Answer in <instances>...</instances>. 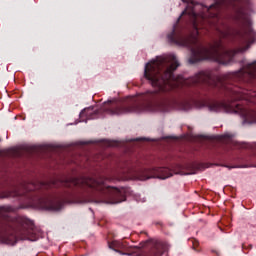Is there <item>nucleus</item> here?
Instances as JSON below:
<instances>
[{
    "label": "nucleus",
    "instance_id": "nucleus-1",
    "mask_svg": "<svg viewBox=\"0 0 256 256\" xmlns=\"http://www.w3.org/2000/svg\"><path fill=\"white\" fill-rule=\"evenodd\" d=\"M179 65L177 56L174 54L157 57L156 60L147 63L144 69V77L152 87H156L155 91H147L132 97L129 104L108 101L104 104L102 111L108 115L143 113V111L167 113L171 109L189 111L191 102L171 98L169 94L183 87H198L202 89L199 91L200 95H207L204 91H209L214 97L219 99L224 97L227 101L204 100L202 107H207L213 113H235L242 117L244 123H247V107L232 103V101L247 99V66L216 78L203 71L193 77L185 78L175 77L174 72Z\"/></svg>",
    "mask_w": 256,
    "mask_h": 256
},
{
    "label": "nucleus",
    "instance_id": "nucleus-2",
    "mask_svg": "<svg viewBox=\"0 0 256 256\" xmlns=\"http://www.w3.org/2000/svg\"><path fill=\"white\" fill-rule=\"evenodd\" d=\"M182 1L187 3L186 9L167 37L172 45L190 49L191 56L188 60L190 65H195L199 61H218L223 59L224 55L233 59L237 53H245L256 41L254 31L248 30L236 35L238 48L227 50L223 46V39L231 37V30L221 20V9L245 7L250 5L251 0H219L210 6L194 0Z\"/></svg>",
    "mask_w": 256,
    "mask_h": 256
},
{
    "label": "nucleus",
    "instance_id": "nucleus-3",
    "mask_svg": "<svg viewBox=\"0 0 256 256\" xmlns=\"http://www.w3.org/2000/svg\"><path fill=\"white\" fill-rule=\"evenodd\" d=\"M105 181L107 179L103 176L98 178H71L62 182L63 187L70 189V191L61 195L45 192L48 189L57 187V182H40L38 184H30L24 193L18 192L17 190L4 192L0 195V199L21 197L31 207L46 209V211H60L63 205L69 203L71 199L72 201H76V203H85L82 197H85V194L91 195L93 191H96L102 197L112 199V203H123L125 201L123 192L119 188L108 186Z\"/></svg>",
    "mask_w": 256,
    "mask_h": 256
},
{
    "label": "nucleus",
    "instance_id": "nucleus-4",
    "mask_svg": "<svg viewBox=\"0 0 256 256\" xmlns=\"http://www.w3.org/2000/svg\"><path fill=\"white\" fill-rule=\"evenodd\" d=\"M10 213H15V208L12 206H0V239H2V242L6 245H16L17 239H21V241H36L35 232H33V229L26 227L25 224L16 230V236L1 238L3 233H7L9 229H12Z\"/></svg>",
    "mask_w": 256,
    "mask_h": 256
},
{
    "label": "nucleus",
    "instance_id": "nucleus-5",
    "mask_svg": "<svg viewBox=\"0 0 256 256\" xmlns=\"http://www.w3.org/2000/svg\"><path fill=\"white\" fill-rule=\"evenodd\" d=\"M154 173L158 179H169L173 175L167 167L155 168Z\"/></svg>",
    "mask_w": 256,
    "mask_h": 256
},
{
    "label": "nucleus",
    "instance_id": "nucleus-6",
    "mask_svg": "<svg viewBox=\"0 0 256 256\" xmlns=\"http://www.w3.org/2000/svg\"><path fill=\"white\" fill-rule=\"evenodd\" d=\"M153 255L154 256H163V253H165L166 249H169V245L167 243L158 242L153 246Z\"/></svg>",
    "mask_w": 256,
    "mask_h": 256
},
{
    "label": "nucleus",
    "instance_id": "nucleus-7",
    "mask_svg": "<svg viewBox=\"0 0 256 256\" xmlns=\"http://www.w3.org/2000/svg\"><path fill=\"white\" fill-rule=\"evenodd\" d=\"M101 113L99 110H93V108H85L81 111L80 117H87V119H97V116Z\"/></svg>",
    "mask_w": 256,
    "mask_h": 256
},
{
    "label": "nucleus",
    "instance_id": "nucleus-8",
    "mask_svg": "<svg viewBox=\"0 0 256 256\" xmlns=\"http://www.w3.org/2000/svg\"><path fill=\"white\" fill-rule=\"evenodd\" d=\"M110 249H125V244L119 241H113L109 244Z\"/></svg>",
    "mask_w": 256,
    "mask_h": 256
},
{
    "label": "nucleus",
    "instance_id": "nucleus-9",
    "mask_svg": "<svg viewBox=\"0 0 256 256\" xmlns=\"http://www.w3.org/2000/svg\"><path fill=\"white\" fill-rule=\"evenodd\" d=\"M106 145H107V147H118L119 146V142L108 140L106 142Z\"/></svg>",
    "mask_w": 256,
    "mask_h": 256
},
{
    "label": "nucleus",
    "instance_id": "nucleus-10",
    "mask_svg": "<svg viewBox=\"0 0 256 256\" xmlns=\"http://www.w3.org/2000/svg\"><path fill=\"white\" fill-rule=\"evenodd\" d=\"M192 243H193V248L194 249H196V247H199V241L193 240Z\"/></svg>",
    "mask_w": 256,
    "mask_h": 256
},
{
    "label": "nucleus",
    "instance_id": "nucleus-11",
    "mask_svg": "<svg viewBox=\"0 0 256 256\" xmlns=\"http://www.w3.org/2000/svg\"><path fill=\"white\" fill-rule=\"evenodd\" d=\"M144 138H136V141H140L143 140Z\"/></svg>",
    "mask_w": 256,
    "mask_h": 256
},
{
    "label": "nucleus",
    "instance_id": "nucleus-12",
    "mask_svg": "<svg viewBox=\"0 0 256 256\" xmlns=\"http://www.w3.org/2000/svg\"><path fill=\"white\" fill-rule=\"evenodd\" d=\"M249 249H253V245H249Z\"/></svg>",
    "mask_w": 256,
    "mask_h": 256
},
{
    "label": "nucleus",
    "instance_id": "nucleus-13",
    "mask_svg": "<svg viewBox=\"0 0 256 256\" xmlns=\"http://www.w3.org/2000/svg\"><path fill=\"white\" fill-rule=\"evenodd\" d=\"M242 249H245V244L242 245Z\"/></svg>",
    "mask_w": 256,
    "mask_h": 256
},
{
    "label": "nucleus",
    "instance_id": "nucleus-14",
    "mask_svg": "<svg viewBox=\"0 0 256 256\" xmlns=\"http://www.w3.org/2000/svg\"><path fill=\"white\" fill-rule=\"evenodd\" d=\"M224 137H228L229 138L230 136L229 135H225Z\"/></svg>",
    "mask_w": 256,
    "mask_h": 256
}]
</instances>
